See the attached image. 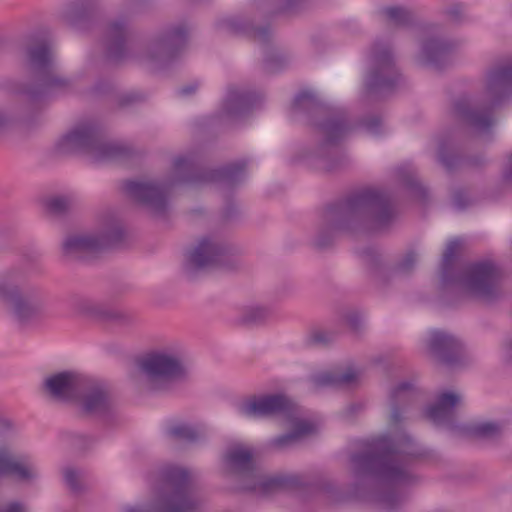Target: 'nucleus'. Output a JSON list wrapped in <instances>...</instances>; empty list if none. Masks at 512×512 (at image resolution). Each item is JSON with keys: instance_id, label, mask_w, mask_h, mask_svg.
<instances>
[{"instance_id": "f257e3e1", "label": "nucleus", "mask_w": 512, "mask_h": 512, "mask_svg": "<svg viewBox=\"0 0 512 512\" xmlns=\"http://www.w3.org/2000/svg\"><path fill=\"white\" fill-rule=\"evenodd\" d=\"M412 385L403 382L390 394L392 405L391 422L393 427L384 435L367 441L366 452L356 454L352 462L356 466L374 474L381 482L389 486H398L408 482L409 465L412 458L419 455L413 440L400 428V412L397 405L406 402L413 394Z\"/></svg>"}, {"instance_id": "f03ea898", "label": "nucleus", "mask_w": 512, "mask_h": 512, "mask_svg": "<svg viewBox=\"0 0 512 512\" xmlns=\"http://www.w3.org/2000/svg\"><path fill=\"white\" fill-rule=\"evenodd\" d=\"M462 246L460 238L448 242L443 253L440 268V281L444 287L453 286L458 291L471 297L489 300L495 296L500 271L491 261H478L458 269L457 253Z\"/></svg>"}, {"instance_id": "7ed1b4c3", "label": "nucleus", "mask_w": 512, "mask_h": 512, "mask_svg": "<svg viewBox=\"0 0 512 512\" xmlns=\"http://www.w3.org/2000/svg\"><path fill=\"white\" fill-rule=\"evenodd\" d=\"M512 92V60H506L487 74L483 98L456 102L454 113L474 133L486 134L495 125L494 108Z\"/></svg>"}, {"instance_id": "20e7f679", "label": "nucleus", "mask_w": 512, "mask_h": 512, "mask_svg": "<svg viewBox=\"0 0 512 512\" xmlns=\"http://www.w3.org/2000/svg\"><path fill=\"white\" fill-rule=\"evenodd\" d=\"M237 412L247 418L283 415L292 431L273 440L277 447H284L316 432L315 421L303 417L302 411L283 394L258 395L240 401Z\"/></svg>"}, {"instance_id": "39448f33", "label": "nucleus", "mask_w": 512, "mask_h": 512, "mask_svg": "<svg viewBox=\"0 0 512 512\" xmlns=\"http://www.w3.org/2000/svg\"><path fill=\"white\" fill-rule=\"evenodd\" d=\"M45 388L54 398L64 402H74L88 414L102 413L108 408V398L104 386L75 371H65L48 377Z\"/></svg>"}, {"instance_id": "423d86ee", "label": "nucleus", "mask_w": 512, "mask_h": 512, "mask_svg": "<svg viewBox=\"0 0 512 512\" xmlns=\"http://www.w3.org/2000/svg\"><path fill=\"white\" fill-rule=\"evenodd\" d=\"M155 499L149 504L127 506L122 512H192L196 506L191 474L180 467H165Z\"/></svg>"}, {"instance_id": "0eeeda50", "label": "nucleus", "mask_w": 512, "mask_h": 512, "mask_svg": "<svg viewBox=\"0 0 512 512\" xmlns=\"http://www.w3.org/2000/svg\"><path fill=\"white\" fill-rule=\"evenodd\" d=\"M250 448L241 444L229 448L225 455L226 465L233 471L244 474V478L251 481L246 486L258 495H268L278 489L299 485L296 476L285 475H263L255 466Z\"/></svg>"}, {"instance_id": "6e6552de", "label": "nucleus", "mask_w": 512, "mask_h": 512, "mask_svg": "<svg viewBox=\"0 0 512 512\" xmlns=\"http://www.w3.org/2000/svg\"><path fill=\"white\" fill-rule=\"evenodd\" d=\"M56 146L60 152L83 153L96 162L110 160L123 153L121 145L107 142L98 127L92 123L77 125L61 136Z\"/></svg>"}, {"instance_id": "1a4fd4ad", "label": "nucleus", "mask_w": 512, "mask_h": 512, "mask_svg": "<svg viewBox=\"0 0 512 512\" xmlns=\"http://www.w3.org/2000/svg\"><path fill=\"white\" fill-rule=\"evenodd\" d=\"M330 214L345 217L361 216L382 227L392 218L393 210L389 197L376 189H365L341 203L329 208Z\"/></svg>"}, {"instance_id": "9d476101", "label": "nucleus", "mask_w": 512, "mask_h": 512, "mask_svg": "<svg viewBox=\"0 0 512 512\" xmlns=\"http://www.w3.org/2000/svg\"><path fill=\"white\" fill-rule=\"evenodd\" d=\"M54 54L46 37L35 36L30 39L21 60L22 72L29 75L40 87L41 91H50L64 85L65 81L51 75Z\"/></svg>"}, {"instance_id": "9b49d317", "label": "nucleus", "mask_w": 512, "mask_h": 512, "mask_svg": "<svg viewBox=\"0 0 512 512\" xmlns=\"http://www.w3.org/2000/svg\"><path fill=\"white\" fill-rule=\"evenodd\" d=\"M140 371L152 389L185 374V367L176 350L165 349L147 354L139 363Z\"/></svg>"}, {"instance_id": "f8f14e48", "label": "nucleus", "mask_w": 512, "mask_h": 512, "mask_svg": "<svg viewBox=\"0 0 512 512\" xmlns=\"http://www.w3.org/2000/svg\"><path fill=\"white\" fill-rule=\"evenodd\" d=\"M370 75L366 80L368 92L384 93L390 90L398 78L388 46L382 42L373 44L369 55Z\"/></svg>"}, {"instance_id": "ddd939ff", "label": "nucleus", "mask_w": 512, "mask_h": 512, "mask_svg": "<svg viewBox=\"0 0 512 512\" xmlns=\"http://www.w3.org/2000/svg\"><path fill=\"white\" fill-rule=\"evenodd\" d=\"M173 169L176 176L182 181L197 182L224 180L232 184L242 178L245 171V163H235L221 169L213 170L208 175L198 176V167L194 156L186 155L179 156L174 160Z\"/></svg>"}, {"instance_id": "4468645a", "label": "nucleus", "mask_w": 512, "mask_h": 512, "mask_svg": "<svg viewBox=\"0 0 512 512\" xmlns=\"http://www.w3.org/2000/svg\"><path fill=\"white\" fill-rule=\"evenodd\" d=\"M122 238V230L115 223L108 224L98 235H74L63 243L66 254L96 253L114 247Z\"/></svg>"}, {"instance_id": "2eb2a0df", "label": "nucleus", "mask_w": 512, "mask_h": 512, "mask_svg": "<svg viewBox=\"0 0 512 512\" xmlns=\"http://www.w3.org/2000/svg\"><path fill=\"white\" fill-rule=\"evenodd\" d=\"M225 250L213 237H203L198 244L186 254V263L190 269H201L221 263Z\"/></svg>"}, {"instance_id": "dca6fc26", "label": "nucleus", "mask_w": 512, "mask_h": 512, "mask_svg": "<svg viewBox=\"0 0 512 512\" xmlns=\"http://www.w3.org/2000/svg\"><path fill=\"white\" fill-rule=\"evenodd\" d=\"M124 190L132 200L160 209L165 205L167 188L165 185L142 181H127Z\"/></svg>"}, {"instance_id": "f3484780", "label": "nucleus", "mask_w": 512, "mask_h": 512, "mask_svg": "<svg viewBox=\"0 0 512 512\" xmlns=\"http://www.w3.org/2000/svg\"><path fill=\"white\" fill-rule=\"evenodd\" d=\"M12 476L19 480H30L38 475L34 462L26 456H15L6 448L0 449V477Z\"/></svg>"}, {"instance_id": "a211bd4d", "label": "nucleus", "mask_w": 512, "mask_h": 512, "mask_svg": "<svg viewBox=\"0 0 512 512\" xmlns=\"http://www.w3.org/2000/svg\"><path fill=\"white\" fill-rule=\"evenodd\" d=\"M427 346L431 352L438 354L445 362H453V354L460 351L461 344L458 339L452 335L440 331L433 330L427 339Z\"/></svg>"}, {"instance_id": "6ab92c4d", "label": "nucleus", "mask_w": 512, "mask_h": 512, "mask_svg": "<svg viewBox=\"0 0 512 512\" xmlns=\"http://www.w3.org/2000/svg\"><path fill=\"white\" fill-rule=\"evenodd\" d=\"M460 396L447 391L439 394L436 403L429 406L426 417L435 424H442L451 419L454 408L460 403Z\"/></svg>"}, {"instance_id": "aec40b11", "label": "nucleus", "mask_w": 512, "mask_h": 512, "mask_svg": "<svg viewBox=\"0 0 512 512\" xmlns=\"http://www.w3.org/2000/svg\"><path fill=\"white\" fill-rule=\"evenodd\" d=\"M361 377V371L355 367H348L345 372L339 374L334 371H325L314 375L312 381L317 387L324 386H350Z\"/></svg>"}, {"instance_id": "412c9836", "label": "nucleus", "mask_w": 512, "mask_h": 512, "mask_svg": "<svg viewBox=\"0 0 512 512\" xmlns=\"http://www.w3.org/2000/svg\"><path fill=\"white\" fill-rule=\"evenodd\" d=\"M0 300L12 303L14 314L19 320L27 319L34 312L32 304L20 296L15 287L5 281H0Z\"/></svg>"}, {"instance_id": "4be33fe9", "label": "nucleus", "mask_w": 512, "mask_h": 512, "mask_svg": "<svg viewBox=\"0 0 512 512\" xmlns=\"http://www.w3.org/2000/svg\"><path fill=\"white\" fill-rule=\"evenodd\" d=\"M254 95L249 92L231 88L227 91L224 106L228 113H243L254 104Z\"/></svg>"}, {"instance_id": "5701e85b", "label": "nucleus", "mask_w": 512, "mask_h": 512, "mask_svg": "<svg viewBox=\"0 0 512 512\" xmlns=\"http://www.w3.org/2000/svg\"><path fill=\"white\" fill-rule=\"evenodd\" d=\"M449 46L440 39L432 38L424 42L420 54L421 61L426 64L438 65L447 56Z\"/></svg>"}, {"instance_id": "b1692460", "label": "nucleus", "mask_w": 512, "mask_h": 512, "mask_svg": "<svg viewBox=\"0 0 512 512\" xmlns=\"http://www.w3.org/2000/svg\"><path fill=\"white\" fill-rule=\"evenodd\" d=\"M206 428L202 424L180 422L168 429V434L184 442H197L205 436Z\"/></svg>"}, {"instance_id": "393cba45", "label": "nucleus", "mask_w": 512, "mask_h": 512, "mask_svg": "<svg viewBox=\"0 0 512 512\" xmlns=\"http://www.w3.org/2000/svg\"><path fill=\"white\" fill-rule=\"evenodd\" d=\"M319 128L329 141H334L343 137L349 130L350 125L344 115L336 114L332 118L320 123Z\"/></svg>"}, {"instance_id": "a878e982", "label": "nucleus", "mask_w": 512, "mask_h": 512, "mask_svg": "<svg viewBox=\"0 0 512 512\" xmlns=\"http://www.w3.org/2000/svg\"><path fill=\"white\" fill-rule=\"evenodd\" d=\"M109 51L115 56H120L126 40V26L123 21L111 23L107 30Z\"/></svg>"}, {"instance_id": "bb28decb", "label": "nucleus", "mask_w": 512, "mask_h": 512, "mask_svg": "<svg viewBox=\"0 0 512 512\" xmlns=\"http://www.w3.org/2000/svg\"><path fill=\"white\" fill-rule=\"evenodd\" d=\"M186 34V30L183 27L169 30L160 41L161 48L166 53H172L174 49L181 47L185 43Z\"/></svg>"}, {"instance_id": "cd10ccee", "label": "nucleus", "mask_w": 512, "mask_h": 512, "mask_svg": "<svg viewBox=\"0 0 512 512\" xmlns=\"http://www.w3.org/2000/svg\"><path fill=\"white\" fill-rule=\"evenodd\" d=\"M500 426L495 422H481L468 428V434L475 437H492L498 434Z\"/></svg>"}, {"instance_id": "c85d7f7f", "label": "nucleus", "mask_w": 512, "mask_h": 512, "mask_svg": "<svg viewBox=\"0 0 512 512\" xmlns=\"http://www.w3.org/2000/svg\"><path fill=\"white\" fill-rule=\"evenodd\" d=\"M383 14L391 23L395 25H405L411 19L409 11L398 6H390L384 8Z\"/></svg>"}, {"instance_id": "c756f323", "label": "nucleus", "mask_w": 512, "mask_h": 512, "mask_svg": "<svg viewBox=\"0 0 512 512\" xmlns=\"http://www.w3.org/2000/svg\"><path fill=\"white\" fill-rule=\"evenodd\" d=\"M316 102L315 94L310 90L300 91L294 98L293 107L296 110L309 109Z\"/></svg>"}, {"instance_id": "7c9ffc66", "label": "nucleus", "mask_w": 512, "mask_h": 512, "mask_svg": "<svg viewBox=\"0 0 512 512\" xmlns=\"http://www.w3.org/2000/svg\"><path fill=\"white\" fill-rule=\"evenodd\" d=\"M501 180L503 184L512 186V151L507 155L503 165Z\"/></svg>"}, {"instance_id": "2f4dec72", "label": "nucleus", "mask_w": 512, "mask_h": 512, "mask_svg": "<svg viewBox=\"0 0 512 512\" xmlns=\"http://www.w3.org/2000/svg\"><path fill=\"white\" fill-rule=\"evenodd\" d=\"M79 472L74 468L68 467L64 470V481L70 489L76 491L78 487Z\"/></svg>"}, {"instance_id": "473e14b6", "label": "nucleus", "mask_w": 512, "mask_h": 512, "mask_svg": "<svg viewBox=\"0 0 512 512\" xmlns=\"http://www.w3.org/2000/svg\"><path fill=\"white\" fill-rule=\"evenodd\" d=\"M48 206L54 212H61L66 209L67 201L62 197H55L49 200Z\"/></svg>"}, {"instance_id": "72a5a7b5", "label": "nucleus", "mask_w": 512, "mask_h": 512, "mask_svg": "<svg viewBox=\"0 0 512 512\" xmlns=\"http://www.w3.org/2000/svg\"><path fill=\"white\" fill-rule=\"evenodd\" d=\"M417 260V256L414 252H409L402 260L400 267L403 270L410 268Z\"/></svg>"}, {"instance_id": "f704fd0d", "label": "nucleus", "mask_w": 512, "mask_h": 512, "mask_svg": "<svg viewBox=\"0 0 512 512\" xmlns=\"http://www.w3.org/2000/svg\"><path fill=\"white\" fill-rule=\"evenodd\" d=\"M263 315H264V311L261 308L253 307V308H251V316L246 317L244 319V321L247 323L255 322V321L260 320L263 317Z\"/></svg>"}, {"instance_id": "c9c22d12", "label": "nucleus", "mask_w": 512, "mask_h": 512, "mask_svg": "<svg viewBox=\"0 0 512 512\" xmlns=\"http://www.w3.org/2000/svg\"><path fill=\"white\" fill-rule=\"evenodd\" d=\"M0 512H26L24 506L14 502L9 504L5 509H0Z\"/></svg>"}, {"instance_id": "e433bc0d", "label": "nucleus", "mask_w": 512, "mask_h": 512, "mask_svg": "<svg viewBox=\"0 0 512 512\" xmlns=\"http://www.w3.org/2000/svg\"><path fill=\"white\" fill-rule=\"evenodd\" d=\"M328 340L323 332H316L313 334V341L317 343H324Z\"/></svg>"}, {"instance_id": "4c0bfd02", "label": "nucleus", "mask_w": 512, "mask_h": 512, "mask_svg": "<svg viewBox=\"0 0 512 512\" xmlns=\"http://www.w3.org/2000/svg\"><path fill=\"white\" fill-rule=\"evenodd\" d=\"M462 196H463V195H462V194H460V193H459V194H457V195L455 196V205H456L458 208H463V207L465 206V203H463V202L461 201Z\"/></svg>"}, {"instance_id": "58836bf2", "label": "nucleus", "mask_w": 512, "mask_h": 512, "mask_svg": "<svg viewBox=\"0 0 512 512\" xmlns=\"http://www.w3.org/2000/svg\"><path fill=\"white\" fill-rule=\"evenodd\" d=\"M440 161L446 165V166H450V162L445 158V156L441 153L440 154Z\"/></svg>"}, {"instance_id": "ea45409f", "label": "nucleus", "mask_w": 512, "mask_h": 512, "mask_svg": "<svg viewBox=\"0 0 512 512\" xmlns=\"http://www.w3.org/2000/svg\"><path fill=\"white\" fill-rule=\"evenodd\" d=\"M191 91H192V89H187V88H185V89H183V90H182V93H183V94H188V93H190Z\"/></svg>"}]
</instances>
